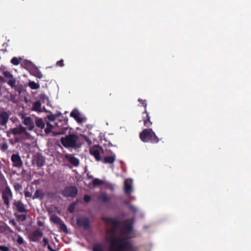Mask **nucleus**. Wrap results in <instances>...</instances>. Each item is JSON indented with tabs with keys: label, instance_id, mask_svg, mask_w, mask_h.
I'll list each match as a JSON object with an SVG mask.
<instances>
[{
	"label": "nucleus",
	"instance_id": "1",
	"mask_svg": "<svg viewBox=\"0 0 251 251\" xmlns=\"http://www.w3.org/2000/svg\"><path fill=\"white\" fill-rule=\"evenodd\" d=\"M102 220L106 224H110L112 225L111 229L107 230V233L113 236L109 241L110 245L108 251H132L133 245L129 238L120 239L115 237L120 225L118 218L105 217L102 218Z\"/></svg>",
	"mask_w": 251,
	"mask_h": 251
},
{
	"label": "nucleus",
	"instance_id": "2",
	"mask_svg": "<svg viewBox=\"0 0 251 251\" xmlns=\"http://www.w3.org/2000/svg\"><path fill=\"white\" fill-rule=\"evenodd\" d=\"M7 136L9 138V142L12 145H14L20 142V139L16 136L17 135L25 134L28 135L29 133L26 131V128L20 124L19 126L15 128H10L6 132Z\"/></svg>",
	"mask_w": 251,
	"mask_h": 251
},
{
	"label": "nucleus",
	"instance_id": "3",
	"mask_svg": "<svg viewBox=\"0 0 251 251\" xmlns=\"http://www.w3.org/2000/svg\"><path fill=\"white\" fill-rule=\"evenodd\" d=\"M140 139L145 143H157L159 139L151 128L144 129L139 134Z\"/></svg>",
	"mask_w": 251,
	"mask_h": 251
},
{
	"label": "nucleus",
	"instance_id": "4",
	"mask_svg": "<svg viewBox=\"0 0 251 251\" xmlns=\"http://www.w3.org/2000/svg\"><path fill=\"white\" fill-rule=\"evenodd\" d=\"M78 139V135L74 134H69L65 137H62L60 139V142L66 148H72L77 149L80 147L77 143Z\"/></svg>",
	"mask_w": 251,
	"mask_h": 251
},
{
	"label": "nucleus",
	"instance_id": "5",
	"mask_svg": "<svg viewBox=\"0 0 251 251\" xmlns=\"http://www.w3.org/2000/svg\"><path fill=\"white\" fill-rule=\"evenodd\" d=\"M77 193L78 189L75 186H66L61 192L62 195L66 198H75Z\"/></svg>",
	"mask_w": 251,
	"mask_h": 251
},
{
	"label": "nucleus",
	"instance_id": "6",
	"mask_svg": "<svg viewBox=\"0 0 251 251\" xmlns=\"http://www.w3.org/2000/svg\"><path fill=\"white\" fill-rule=\"evenodd\" d=\"M1 195L4 203L8 207L10 204V200L13 198L12 192L8 186H7L4 188L3 191L1 192Z\"/></svg>",
	"mask_w": 251,
	"mask_h": 251
},
{
	"label": "nucleus",
	"instance_id": "7",
	"mask_svg": "<svg viewBox=\"0 0 251 251\" xmlns=\"http://www.w3.org/2000/svg\"><path fill=\"white\" fill-rule=\"evenodd\" d=\"M2 75L6 79V82L12 88H16L17 87L16 85V79L13 76V75L9 71H5L2 72Z\"/></svg>",
	"mask_w": 251,
	"mask_h": 251
},
{
	"label": "nucleus",
	"instance_id": "8",
	"mask_svg": "<svg viewBox=\"0 0 251 251\" xmlns=\"http://www.w3.org/2000/svg\"><path fill=\"white\" fill-rule=\"evenodd\" d=\"M43 235V232L40 229L37 228L29 234L28 238L30 241L37 242L40 240Z\"/></svg>",
	"mask_w": 251,
	"mask_h": 251
},
{
	"label": "nucleus",
	"instance_id": "9",
	"mask_svg": "<svg viewBox=\"0 0 251 251\" xmlns=\"http://www.w3.org/2000/svg\"><path fill=\"white\" fill-rule=\"evenodd\" d=\"M13 209H15L18 212L20 213H27V209L25 205L21 201L15 200L13 203Z\"/></svg>",
	"mask_w": 251,
	"mask_h": 251
},
{
	"label": "nucleus",
	"instance_id": "10",
	"mask_svg": "<svg viewBox=\"0 0 251 251\" xmlns=\"http://www.w3.org/2000/svg\"><path fill=\"white\" fill-rule=\"evenodd\" d=\"M77 225L85 229H88L90 227V222L88 218H78L76 219Z\"/></svg>",
	"mask_w": 251,
	"mask_h": 251
},
{
	"label": "nucleus",
	"instance_id": "11",
	"mask_svg": "<svg viewBox=\"0 0 251 251\" xmlns=\"http://www.w3.org/2000/svg\"><path fill=\"white\" fill-rule=\"evenodd\" d=\"M12 165L14 167L20 168L23 165V161L18 153L13 154L11 157Z\"/></svg>",
	"mask_w": 251,
	"mask_h": 251
},
{
	"label": "nucleus",
	"instance_id": "12",
	"mask_svg": "<svg viewBox=\"0 0 251 251\" xmlns=\"http://www.w3.org/2000/svg\"><path fill=\"white\" fill-rule=\"evenodd\" d=\"M24 119L23 124L26 126L29 130H33L35 127L34 121H33L30 117H23Z\"/></svg>",
	"mask_w": 251,
	"mask_h": 251
},
{
	"label": "nucleus",
	"instance_id": "13",
	"mask_svg": "<svg viewBox=\"0 0 251 251\" xmlns=\"http://www.w3.org/2000/svg\"><path fill=\"white\" fill-rule=\"evenodd\" d=\"M33 161L39 168L43 166L45 163L44 157L40 153H37L34 156Z\"/></svg>",
	"mask_w": 251,
	"mask_h": 251
},
{
	"label": "nucleus",
	"instance_id": "14",
	"mask_svg": "<svg viewBox=\"0 0 251 251\" xmlns=\"http://www.w3.org/2000/svg\"><path fill=\"white\" fill-rule=\"evenodd\" d=\"M9 115L6 111H2L0 113V126H5L8 122Z\"/></svg>",
	"mask_w": 251,
	"mask_h": 251
},
{
	"label": "nucleus",
	"instance_id": "15",
	"mask_svg": "<svg viewBox=\"0 0 251 251\" xmlns=\"http://www.w3.org/2000/svg\"><path fill=\"white\" fill-rule=\"evenodd\" d=\"M124 191L127 195H130L132 192V180L126 179L124 182Z\"/></svg>",
	"mask_w": 251,
	"mask_h": 251
},
{
	"label": "nucleus",
	"instance_id": "16",
	"mask_svg": "<svg viewBox=\"0 0 251 251\" xmlns=\"http://www.w3.org/2000/svg\"><path fill=\"white\" fill-rule=\"evenodd\" d=\"M34 123L36 127L40 129H43L45 127V123L41 118L38 117H35Z\"/></svg>",
	"mask_w": 251,
	"mask_h": 251
},
{
	"label": "nucleus",
	"instance_id": "17",
	"mask_svg": "<svg viewBox=\"0 0 251 251\" xmlns=\"http://www.w3.org/2000/svg\"><path fill=\"white\" fill-rule=\"evenodd\" d=\"M143 114H146V116H143V121L144 122V125L147 127H150L151 126L152 123L151 121V118L149 116V113L147 111V113H143Z\"/></svg>",
	"mask_w": 251,
	"mask_h": 251
},
{
	"label": "nucleus",
	"instance_id": "18",
	"mask_svg": "<svg viewBox=\"0 0 251 251\" xmlns=\"http://www.w3.org/2000/svg\"><path fill=\"white\" fill-rule=\"evenodd\" d=\"M90 153L91 155H93L97 161L101 160L100 155V152L99 149L96 148H91L90 150Z\"/></svg>",
	"mask_w": 251,
	"mask_h": 251
},
{
	"label": "nucleus",
	"instance_id": "19",
	"mask_svg": "<svg viewBox=\"0 0 251 251\" xmlns=\"http://www.w3.org/2000/svg\"><path fill=\"white\" fill-rule=\"evenodd\" d=\"M70 116L74 118L79 123L83 122V119L80 117V114L76 109H74L71 112Z\"/></svg>",
	"mask_w": 251,
	"mask_h": 251
},
{
	"label": "nucleus",
	"instance_id": "20",
	"mask_svg": "<svg viewBox=\"0 0 251 251\" xmlns=\"http://www.w3.org/2000/svg\"><path fill=\"white\" fill-rule=\"evenodd\" d=\"M98 199L100 201L107 203L110 201L111 197L106 193H102L99 196Z\"/></svg>",
	"mask_w": 251,
	"mask_h": 251
},
{
	"label": "nucleus",
	"instance_id": "21",
	"mask_svg": "<svg viewBox=\"0 0 251 251\" xmlns=\"http://www.w3.org/2000/svg\"><path fill=\"white\" fill-rule=\"evenodd\" d=\"M45 196V194L42 191V190L40 189H38L36 190L34 195L32 196V199H39L40 200L43 199Z\"/></svg>",
	"mask_w": 251,
	"mask_h": 251
},
{
	"label": "nucleus",
	"instance_id": "22",
	"mask_svg": "<svg viewBox=\"0 0 251 251\" xmlns=\"http://www.w3.org/2000/svg\"><path fill=\"white\" fill-rule=\"evenodd\" d=\"M6 231L10 233L14 232L13 230L8 226L3 223V225H0V233H3Z\"/></svg>",
	"mask_w": 251,
	"mask_h": 251
},
{
	"label": "nucleus",
	"instance_id": "23",
	"mask_svg": "<svg viewBox=\"0 0 251 251\" xmlns=\"http://www.w3.org/2000/svg\"><path fill=\"white\" fill-rule=\"evenodd\" d=\"M116 159V156L113 154L111 156H106L104 157L103 162L104 163L112 164L114 163Z\"/></svg>",
	"mask_w": 251,
	"mask_h": 251
},
{
	"label": "nucleus",
	"instance_id": "24",
	"mask_svg": "<svg viewBox=\"0 0 251 251\" xmlns=\"http://www.w3.org/2000/svg\"><path fill=\"white\" fill-rule=\"evenodd\" d=\"M66 157L68 159L69 162L73 165L75 166H77L78 165L79 161L77 158L72 156V155H70L69 156L67 155Z\"/></svg>",
	"mask_w": 251,
	"mask_h": 251
},
{
	"label": "nucleus",
	"instance_id": "25",
	"mask_svg": "<svg viewBox=\"0 0 251 251\" xmlns=\"http://www.w3.org/2000/svg\"><path fill=\"white\" fill-rule=\"evenodd\" d=\"M133 227L129 224H126L125 226V230L122 233L123 236L125 237L128 234L132 232Z\"/></svg>",
	"mask_w": 251,
	"mask_h": 251
},
{
	"label": "nucleus",
	"instance_id": "26",
	"mask_svg": "<svg viewBox=\"0 0 251 251\" xmlns=\"http://www.w3.org/2000/svg\"><path fill=\"white\" fill-rule=\"evenodd\" d=\"M32 110L34 111L41 112V103L40 101H36L34 102L33 104Z\"/></svg>",
	"mask_w": 251,
	"mask_h": 251
},
{
	"label": "nucleus",
	"instance_id": "27",
	"mask_svg": "<svg viewBox=\"0 0 251 251\" xmlns=\"http://www.w3.org/2000/svg\"><path fill=\"white\" fill-rule=\"evenodd\" d=\"M50 219L51 222L58 225L62 222V220L56 215H52Z\"/></svg>",
	"mask_w": 251,
	"mask_h": 251
},
{
	"label": "nucleus",
	"instance_id": "28",
	"mask_svg": "<svg viewBox=\"0 0 251 251\" xmlns=\"http://www.w3.org/2000/svg\"><path fill=\"white\" fill-rule=\"evenodd\" d=\"M53 126L49 122L47 123V127L45 129V132L46 134L48 135L51 132L52 129H53Z\"/></svg>",
	"mask_w": 251,
	"mask_h": 251
},
{
	"label": "nucleus",
	"instance_id": "29",
	"mask_svg": "<svg viewBox=\"0 0 251 251\" xmlns=\"http://www.w3.org/2000/svg\"><path fill=\"white\" fill-rule=\"evenodd\" d=\"M58 225L60 226V231H63L65 233H67L68 232L67 227L63 221Z\"/></svg>",
	"mask_w": 251,
	"mask_h": 251
},
{
	"label": "nucleus",
	"instance_id": "30",
	"mask_svg": "<svg viewBox=\"0 0 251 251\" xmlns=\"http://www.w3.org/2000/svg\"><path fill=\"white\" fill-rule=\"evenodd\" d=\"M104 184V181L99 178H96L93 181V184L94 186L101 185Z\"/></svg>",
	"mask_w": 251,
	"mask_h": 251
},
{
	"label": "nucleus",
	"instance_id": "31",
	"mask_svg": "<svg viewBox=\"0 0 251 251\" xmlns=\"http://www.w3.org/2000/svg\"><path fill=\"white\" fill-rule=\"evenodd\" d=\"M29 86L32 89H37L40 87L39 84L34 81H30L29 83Z\"/></svg>",
	"mask_w": 251,
	"mask_h": 251
},
{
	"label": "nucleus",
	"instance_id": "32",
	"mask_svg": "<svg viewBox=\"0 0 251 251\" xmlns=\"http://www.w3.org/2000/svg\"><path fill=\"white\" fill-rule=\"evenodd\" d=\"M13 186L16 192L20 191L22 189V185L18 182L15 183Z\"/></svg>",
	"mask_w": 251,
	"mask_h": 251
},
{
	"label": "nucleus",
	"instance_id": "33",
	"mask_svg": "<svg viewBox=\"0 0 251 251\" xmlns=\"http://www.w3.org/2000/svg\"><path fill=\"white\" fill-rule=\"evenodd\" d=\"M93 251H103V250L101 245L99 244L93 247Z\"/></svg>",
	"mask_w": 251,
	"mask_h": 251
},
{
	"label": "nucleus",
	"instance_id": "34",
	"mask_svg": "<svg viewBox=\"0 0 251 251\" xmlns=\"http://www.w3.org/2000/svg\"><path fill=\"white\" fill-rule=\"evenodd\" d=\"M61 115V113H59L58 114V115H54V114H50V115H48L47 116V118L49 120H50V121H54L55 120H56V118L57 116H59V115Z\"/></svg>",
	"mask_w": 251,
	"mask_h": 251
},
{
	"label": "nucleus",
	"instance_id": "35",
	"mask_svg": "<svg viewBox=\"0 0 251 251\" xmlns=\"http://www.w3.org/2000/svg\"><path fill=\"white\" fill-rule=\"evenodd\" d=\"M138 101L142 104V105L145 108V111L144 113H147V104L146 103V100H143L141 99H138Z\"/></svg>",
	"mask_w": 251,
	"mask_h": 251
},
{
	"label": "nucleus",
	"instance_id": "36",
	"mask_svg": "<svg viewBox=\"0 0 251 251\" xmlns=\"http://www.w3.org/2000/svg\"><path fill=\"white\" fill-rule=\"evenodd\" d=\"M11 63L14 65H18L20 64V61L18 58L14 57L11 59Z\"/></svg>",
	"mask_w": 251,
	"mask_h": 251
},
{
	"label": "nucleus",
	"instance_id": "37",
	"mask_svg": "<svg viewBox=\"0 0 251 251\" xmlns=\"http://www.w3.org/2000/svg\"><path fill=\"white\" fill-rule=\"evenodd\" d=\"M16 216L18 219L22 222L25 221L27 219L26 215L25 214L18 215Z\"/></svg>",
	"mask_w": 251,
	"mask_h": 251
},
{
	"label": "nucleus",
	"instance_id": "38",
	"mask_svg": "<svg viewBox=\"0 0 251 251\" xmlns=\"http://www.w3.org/2000/svg\"><path fill=\"white\" fill-rule=\"evenodd\" d=\"M17 242L18 244L22 245V244H24L25 241H24L23 238L20 235H18Z\"/></svg>",
	"mask_w": 251,
	"mask_h": 251
},
{
	"label": "nucleus",
	"instance_id": "39",
	"mask_svg": "<svg viewBox=\"0 0 251 251\" xmlns=\"http://www.w3.org/2000/svg\"><path fill=\"white\" fill-rule=\"evenodd\" d=\"M8 148V144L6 143H3L0 147V150L3 151H6Z\"/></svg>",
	"mask_w": 251,
	"mask_h": 251
},
{
	"label": "nucleus",
	"instance_id": "40",
	"mask_svg": "<svg viewBox=\"0 0 251 251\" xmlns=\"http://www.w3.org/2000/svg\"><path fill=\"white\" fill-rule=\"evenodd\" d=\"M56 66L63 67L64 66V60L63 59H61L59 61H58L56 63Z\"/></svg>",
	"mask_w": 251,
	"mask_h": 251
},
{
	"label": "nucleus",
	"instance_id": "41",
	"mask_svg": "<svg viewBox=\"0 0 251 251\" xmlns=\"http://www.w3.org/2000/svg\"><path fill=\"white\" fill-rule=\"evenodd\" d=\"M91 199V197L89 195H85L83 197V200L85 202H89L90 201Z\"/></svg>",
	"mask_w": 251,
	"mask_h": 251
},
{
	"label": "nucleus",
	"instance_id": "42",
	"mask_svg": "<svg viewBox=\"0 0 251 251\" xmlns=\"http://www.w3.org/2000/svg\"><path fill=\"white\" fill-rule=\"evenodd\" d=\"M25 196L26 198H32V193L27 190H25Z\"/></svg>",
	"mask_w": 251,
	"mask_h": 251
},
{
	"label": "nucleus",
	"instance_id": "43",
	"mask_svg": "<svg viewBox=\"0 0 251 251\" xmlns=\"http://www.w3.org/2000/svg\"><path fill=\"white\" fill-rule=\"evenodd\" d=\"M9 223L10 224H11L12 225H13L14 227H15L16 228V229H17L19 230H20V229L18 228V226L17 225V223H16V222L14 220H10L9 221Z\"/></svg>",
	"mask_w": 251,
	"mask_h": 251
},
{
	"label": "nucleus",
	"instance_id": "44",
	"mask_svg": "<svg viewBox=\"0 0 251 251\" xmlns=\"http://www.w3.org/2000/svg\"><path fill=\"white\" fill-rule=\"evenodd\" d=\"M9 248L5 246H0V251H8Z\"/></svg>",
	"mask_w": 251,
	"mask_h": 251
},
{
	"label": "nucleus",
	"instance_id": "45",
	"mask_svg": "<svg viewBox=\"0 0 251 251\" xmlns=\"http://www.w3.org/2000/svg\"><path fill=\"white\" fill-rule=\"evenodd\" d=\"M43 242L44 243V246H46V245H49V241H48V239L44 237L43 238Z\"/></svg>",
	"mask_w": 251,
	"mask_h": 251
},
{
	"label": "nucleus",
	"instance_id": "46",
	"mask_svg": "<svg viewBox=\"0 0 251 251\" xmlns=\"http://www.w3.org/2000/svg\"><path fill=\"white\" fill-rule=\"evenodd\" d=\"M35 76L39 78H41L43 77V75L42 73L38 71L37 72Z\"/></svg>",
	"mask_w": 251,
	"mask_h": 251
},
{
	"label": "nucleus",
	"instance_id": "47",
	"mask_svg": "<svg viewBox=\"0 0 251 251\" xmlns=\"http://www.w3.org/2000/svg\"><path fill=\"white\" fill-rule=\"evenodd\" d=\"M129 209L133 211L134 212H136L137 211V208L133 205H130Z\"/></svg>",
	"mask_w": 251,
	"mask_h": 251
},
{
	"label": "nucleus",
	"instance_id": "48",
	"mask_svg": "<svg viewBox=\"0 0 251 251\" xmlns=\"http://www.w3.org/2000/svg\"><path fill=\"white\" fill-rule=\"evenodd\" d=\"M69 211L70 212H73L74 210V206L72 204L71 205H70L68 208Z\"/></svg>",
	"mask_w": 251,
	"mask_h": 251
},
{
	"label": "nucleus",
	"instance_id": "49",
	"mask_svg": "<svg viewBox=\"0 0 251 251\" xmlns=\"http://www.w3.org/2000/svg\"><path fill=\"white\" fill-rule=\"evenodd\" d=\"M64 132H53V136H57L58 135H61L63 134Z\"/></svg>",
	"mask_w": 251,
	"mask_h": 251
},
{
	"label": "nucleus",
	"instance_id": "50",
	"mask_svg": "<svg viewBox=\"0 0 251 251\" xmlns=\"http://www.w3.org/2000/svg\"><path fill=\"white\" fill-rule=\"evenodd\" d=\"M47 247H48V250L50 251H57L53 249L52 248V247L50 245H48Z\"/></svg>",
	"mask_w": 251,
	"mask_h": 251
},
{
	"label": "nucleus",
	"instance_id": "51",
	"mask_svg": "<svg viewBox=\"0 0 251 251\" xmlns=\"http://www.w3.org/2000/svg\"><path fill=\"white\" fill-rule=\"evenodd\" d=\"M0 81L3 82H6V79L4 77H3L2 76H0Z\"/></svg>",
	"mask_w": 251,
	"mask_h": 251
},
{
	"label": "nucleus",
	"instance_id": "52",
	"mask_svg": "<svg viewBox=\"0 0 251 251\" xmlns=\"http://www.w3.org/2000/svg\"><path fill=\"white\" fill-rule=\"evenodd\" d=\"M31 64V62L30 61H27L26 62H25V65L27 66H30Z\"/></svg>",
	"mask_w": 251,
	"mask_h": 251
},
{
	"label": "nucleus",
	"instance_id": "53",
	"mask_svg": "<svg viewBox=\"0 0 251 251\" xmlns=\"http://www.w3.org/2000/svg\"><path fill=\"white\" fill-rule=\"evenodd\" d=\"M38 225L39 226H43V224L41 222H38Z\"/></svg>",
	"mask_w": 251,
	"mask_h": 251
},
{
	"label": "nucleus",
	"instance_id": "54",
	"mask_svg": "<svg viewBox=\"0 0 251 251\" xmlns=\"http://www.w3.org/2000/svg\"><path fill=\"white\" fill-rule=\"evenodd\" d=\"M124 203L125 204H126V205H128V204H129V202H128V201H125L124 202Z\"/></svg>",
	"mask_w": 251,
	"mask_h": 251
},
{
	"label": "nucleus",
	"instance_id": "55",
	"mask_svg": "<svg viewBox=\"0 0 251 251\" xmlns=\"http://www.w3.org/2000/svg\"><path fill=\"white\" fill-rule=\"evenodd\" d=\"M2 95L1 87L0 85V96Z\"/></svg>",
	"mask_w": 251,
	"mask_h": 251
}]
</instances>
